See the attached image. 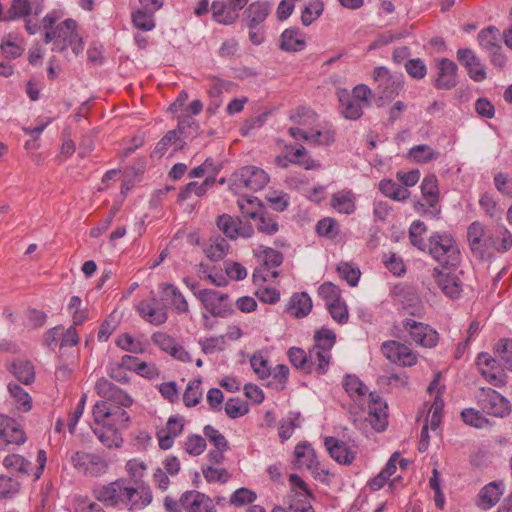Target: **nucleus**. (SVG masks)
I'll return each mask as SVG.
<instances>
[{"instance_id": "obj_57", "label": "nucleus", "mask_w": 512, "mask_h": 512, "mask_svg": "<svg viewBox=\"0 0 512 512\" xmlns=\"http://www.w3.org/2000/svg\"><path fill=\"white\" fill-rule=\"evenodd\" d=\"M263 283L254 284L256 286L255 295L263 303L275 304L280 300V292L277 288L267 286Z\"/></svg>"}, {"instance_id": "obj_31", "label": "nucleus", "mask_w": 512, "mask_h": 512, "mask_svg": "<svg viewBox=\"0 0 512 512\" xmlns=\"http://www.w3.org/2000/svg\"><path fill=\"white\" fill-rule=\"evenodd\" d=\"M272 9V4L267 0H258L252 2L244 14L245 24L263 25Z\"/></svg>"}, {"instance_id": "obj_23", "label": "nucleus", "mask_w": 512, "mask_h": 512, "mask_svg": "<svg viewBox=\"0 0 512 512\" xmlns=\"http://www.w3.org/2000/svg\"><path fill=\"white\" fill-rule=\"evenodd\" d=\"M449 267L435 268L433 276L438 287L445 295L450 298H457L461 292L460 282L456 274Z\"/></svg>"}, {"instance_id": "obj_56", "label": "nucleus", "mask_w": 512, "mask_h": 512, "mask_svg": "<svg viewBox=\"0 0 512 512\" xmlns=\"http://www.w3.org/2000/svg\"><path fill=\"white\" fill-rule=\"evenodd\" d=\"M224 409L226 415L232 419L240 418L249 412L247 402L238 397L228 399Z\"/></svg>"}, {"instance_id": "obj_58", "label": "nucleus", "mask_w": 512, "mask_h": 512, "mask_svg": "<svg viewBox=\"0 0 512 512\" xmlns=\"http://www.w3.org/2000/svg\"><path fill=\"white\" fill-rule=\"evenodd\" d=\"M339 276L345 280L350 286L354 287L360 279V270L351 263L341 262L337 266Z\"/></svg>"}, {"instance_id": "obj_48", "label": "nucleus", "mask_w": 512, "mask_h": 512, "mask_svg": "<svg viewBox=\"0 0 512 512\" xmlns=\"http://www.w3.org/2000/svg\"><path fill=\"white\" fill-rule=\"evenodd\" d=\"M213 19L224 25H231L237 19V14L228 10L223 1H213L211 5Z\"/></svg>"}, {"instance_id": "obj_60", "label": "nucleus", "mask_w": 512, "mask_h": 512, "mask_svg": "<svg viewBox=\"0 0 512 512\" xmlns=\"http://www.w3.org/2000/svg\"><path fill=\"white\" fill-rule=\"evenodd\" d=\"M199 345L205 354H215L225 349L226 340L224 336L202 338L199 340Z\"/></svg>"}, {"instance_id": "obj_14", "label": "nucleus", "mask_w": 512, "mask_h": 512, "mask_svg": "<svg viewBox=\"0 0 512 512\" xmlns=\"http://www.w3.org/2000/svg\"><path fill=\"white\" fill-rule=\"evenodd\" d=\"M235 185L247 188L251 191L262 190L269 182V176L265 170L256 166H245L234 174Z\"/></svg>"}, {"instance_id": "obj_46", "label": "nucleus", "mask_w": 512, "mask_h": 512, "mask_svg": "<svg viewBox=\"0 0 512 512\" xmlns=\"http://www.w3.org/2000/svg\"><path fill=\"white\" fill-rule=\"evenodd\" d=\"M408 156L418 164H427L439 157V152L435 151L429 145L419 144L411 147Z\"/></svg>"}, {"instance_id": "obj_27", "label": "nucleus", "mask_w": 512, "mask_h": 512, "mask_svg": "<svg viewBox=\"0 0 512 512\" xmlns=\"http://www.w3.org/2000/svg\"><path fill=\"white\" fill-rule=\"evenodd\" d=\"M438 74L434 85L437 89H451L457 84V65L447 58L437 62Z\"/></svg>"}, {"instance_id": "obj_19", "label": "nucleus", "mask_w": 512, "mask_h": 512, "mask_svg": "<svg viewBox=\"0 0 512 512\" xmlns=\"http://www.w3.org/2000/svg\"><path fill=\"white\" fill-rule=\"evenodd\" d=\"M136 310L146 322L152 325H161L168 318L166 308L154 296L150 299L141 300L137 304Z\"/></svg>"}, {"instance_id": "obj_55", "label": "nucleus", "mask_w": 512, "mask_h": 512, "mask_svg": "<svg viewBox=\"0 0 512 512\" xmlns=\"http://www.w3.org/2000/svg\"><path fill=\"white\" fill-rule=\"evenodd\" d=\"M324 10V4L321 0H311L304 7L301 14L302 24L305 26H309L316 19H318Z\"/></svg>"}, {"instance_id": "obj_34", "label": "nucleus", "mask_w": 512, "mask_h": 512, "mask_svg": "<svg viewBox=\"0 0 512 512\" xmlns=\"http://www.w3.org/2000/svg\"><path fill=\"white\" fill-rule=\"evenodd\" d=\"M331 206L339 213L351 215L356 210V196L350 189H343L331 197Z\"/></svg>"}, {"instance_id": "obj_26", "label": "nucleus", "mask_w": 512, "mask_h": 512, "mask_svg": "<svg viewBox=\"0 0 512 512\" xmlns=\"http://www.w3.org/2000/svg\"><path fill=\"white\" fill-rule=\"evenodd\" d=\"M197 298L209 313L214 316H224L225 301L228 298L226 294L212 289H202L198 291Z\"/></svg>"}, {"instance_id": "obj_64", "label": "nucleus", "mask_w": 512, "mask_h": 512, "mask_svg": "<svg viewBox=\"0 0 512 512\" xmlns=\"http://www.w3.org/2000/svg\"><path fill=\"white\" fill-rule=\"evenodd\" d=\"M462 420L473 427L483 428L488 424L487 418L474 408H466L461 412Z\"/></svg>"}, {"instance_id": "obj_54", "label": "nucleus", "mask_w": 512, "mask_h": 512, "mask_svg": "<svg viewBox=\"0 0 512 512\" xmlns=\"http://www.w3.org/2000/svg\"><path fill=\"white\" fill-rule=\"evenodd\" d=\"M215 183L214 177H207L202 183L190 182L186 187L179 193L181 200L187 199L191 194L196 196H203L208 188Z\"/></svg>"}, {"instance_id": "obj_63", "label": "nucleus", "mask_w": 512, "mask_h": 512, "mask_svg": "<svg viewBox=\"0 0 512 512\" xmlns=\"http://www.w3.org/2000/svg\"><path fill=\"white\" fill-rule=\"evenodd\" d=\"M250 364L257 376L260 379L269 378L271 375V369L268 365L267 359L261 353H255L250 358Z\"/></svg>"}, {"instance_id": "obj_22", "label": "nucleus", "mask_w": 512, "mask_h": 512, "mask_svg": "<svg viewBox=\"0 0 512 512\" xmlns=\"http://www.w3.org/2000/svg\"><path fill=\"white\" fill-rule=\"evenodd\" d=\"M184 418L179 415L170 416L166 426L159 429L156 433L159 447L163 450L170 449L176 437L181 435L184 429Z\"/></svg>"}, {"instance_id": "obj_36", "label": "nucleus", "mask_w": 512, "mask_h": 512, "mask_svg": "<svg viewBox=\"0 0 512 512\" xmlns=\"http://www.w3.org/2000/svg\"><path fill=\"white\" fill-rule=\"evenodd\" d=\"M307 373H315L317 375H324L328 372L331 359L326 356L319 349L311 348L307 353Z\"/></svg>"}, {"instance_id": "obj_37", "label": "nucleus", "mask_w": 512, "mask_h": 512, "mask_svg": "<svg viewBox=\"0 0 512 512\" xmlns=\"http://www.w3.org/2000/svg\"><path fill=\"white\" fill-rule=\"evenodd\" d=\"M338 99L342 108V113L345 118L350 120H356L363 114V108L361 102L355 100L347 90H340L338 92Z\"/></svg>"}, {"instance_id": "obj_47", "label": "nucleus", "mask_w": 512, "mask_h": 512, "mask_svg": "<svg viewBox=\"0 0 512 512\" xmlns=\"http://www.w3.org/2000/svg\"><path fill=\"white\" fill-rule=\"evenodd\" d=\"M156 11H150L146 9H138L132 13L131 20L132 24L138 30L148 32L155 28L154 13Z\"/></svg>"}, {"instance_id": "obj_11", "label": "nucleus", "mask_w": 512, "mask_h": 512, "mask_svg": "<svg viewBox=\"0 0 512 512\" xmlns=\"http://www.w3.org/2000/svg\"><path fill=\"white\" fill-rule=\"evenodd\" d=\"M477 40L495 67L502 68L506 64V57L502 52V34L497 27L488 26L482 29L478 33Z\"/></svg>"}, {"instance_id": "obj_4", "label": "nucleus", "mask_w": 512, "mask_h": 512, "mask_svg": "<svg viewBox=\"0 0 512 512\" xmlns=\"http://www.w3.org/2000/svg\"><path fill=\"white\" fill-rule=\"evenodd\" d=\"M343 387L361 410L367 409V420L373 429L384 431L388 425L387 403L379 395L369 392L368 387L355 375H346Z\"/></svg>"}, {"instance_id": "obj_49", "label": "nucleus", "mask_w": 512, "mask_h": 512, "mask_svg": "<svg viewBox=\"0 0 512 512\" xmlns=\"http://www.w3.org/2000/svg\"><path fill=\"white\" fill-rule=\"evenodd\" d=\"M202 380L200 378L194 379L187 384L183 394V402L186 407H194L199 404L202 398Z\"/></svg>"}, {"instance_id": "obj_61", "label": "nucleus", "mask_w": 512, "mask_h": 512, "mask_svg": "<svg viewBox=\"0 0 512 512\" xmlns=\"http://www.w3.org/2000/svg\"><path fill=\"white\" fill-rule=\"evenodd\" d=\"M331 317L339 324H345L349 318V312L345 301L341 298L326 305Z\"/></svg>"}, {"instance_id": "obj_43", "label": "nucleus", "mask_w": 512, "mask_h": 512, "mask_svg": "<svg viewBox=\"0 0 512 512\" xmlns=\"http://www.w3.org/2000/svg\"><path fill=\"white\" fill-rule=\"evenodd\" d=\"M9 370L23 384L29 385L35 379L34 366L26 360H16L11 363Z\"/></svg>"}, {"instance_id": "obj_2", "label": "nucleus", "mask_w": 512, "mask_h": 512, "mask_svg": "<svg viewBox=\"0 0 512 512\" xmlns=\"http://www.w3.org/2000/svg\"><path fill=\"white\" fill-rule=\"evenodd\" d=\"M65 15L66 11L59 7L52 9L43 17V40L51 44L52 51L63 53L71 49L77 56L84 50L79 24L72 18L62 20Z\"/></svg>"}, {"instance_id": "obj_13", "label": "nucleus", "mask_w": 512, "mask_h": 512, "mask_svg": "<svg viewBox=\"0 0 512 512\" xmlns=\"http://www.w3.org/2000/svg\"><path fill=\"white\" fill-rule=\"evenodd\" d=\"M289 483L291 486V500L289 509L291 512H315L311 502V492L308 490L304 480L297 474L289 476Z\"/></svg>"}, {"instance_id": "obj_39", "label": "nucleus", "mask_w": 512, "mask_h": 512, "mask_svg": "<svg viewBox=\"0 0 512 512\" xmlns=\"http://www.w3.org/2000/svg\"><path fill=\"white\" fill-rule=\"evenodd\" d=\"M312 309V300L306 292L294 293L289 301L288 312L295 317H304Z\"/></svg>"}, {"instance_id": "obj_24", "label": "nucleus", "mask_w": 512, "mask_h": 512, "mask_svg": "<svg viewBox=\"0 0 512 512\" xmlns=\"http://www.w3.org/2000/svg\"><path fill=\"white\" fill-rule=\"evenodd\" d=\"M26 441V434L20 423L13 418L0 414V442L21 445Z\"/></svg>"}, {"instance_id": "obj_16", "label": "nucleus", "mask_w": 512, "mask_h": 512, "mask_svg": "<svg viewBox=\"0 0 512 512\" xmlns=\"http://www.w3.org/2000/svg\"><path fill=\"white\" fill-rule=\"evenodd\" d=\"M476 364L480 374L493 386L501 387L506 384V375L490 354L482 352L477 356Z\"/></svg>"}, {"instance_id": "obj_32", "label": "nucleus", "mask_w": 512, "mask_h": 512, "mask_svg": "<svg viewBox=\"0 0 512 512\" xmlns=\"http://www.w3.org/2000/svg\"><path fill=\"white\" fill-rule=\"evenodd\" d=\"M324 444L330 456L337 462L341 464H350L353 462L355 454L346 443L334 437H326Z\"/></svg>"}, {"instance_id": "obj_29", "label": "nucleus", "mask_w": 512, "mask_h": 512, "mask_svg": "<svg viewBox=\"0 0 512 512\" xmlns=\"http://www.w3.org/2000/svg\"><path fill=\"white\" fill-rule=\"evenodd\" d=\"M503 493L504 484L501 481H492L480 490L477 506L483 510H489L499 502Z\"/></svg>"}, {"instance_id": "obj_44", "label": "nucleus", "mask_w": 512, "mask_h": 512, "mask_svg": "<svg viewBox=\"0 0 512 512\" xmlns=\"http://www.w3.org/2000/svg\"><path fill=\"white\" fill-rule=\"evenodd\" d=\"M315 345L313 348L319 349L320 352L332 358L331 350L336 342V335L330 329H320L314 335Z\"/></svg>"}, {"instance_id": "obj_30", "label": "nucleus", "mask_w": 512, "mask_h": 512, "mask_svg": "<svg viewBox=\"0 0 512 512\" xmlns=\"http://www.w3.org/2000/svg\"><path fill=\"white\" fill-rule=\"evenodd\" d=\"M279 47L286 52H299L306 47L305 35L298 28H287L280 36Z\"/></svg>"}, {"instance_id": "obj_1", "label": "nucleus", "mask_w": 512, "mask_h": 512, "mask_svg": "<svg viewBox=\"0 0 512 512\" xmlns=\"http://www.w3.org/2000/svg\"><path fill=\"white\" fill-rule=\"evenodd\" d=\"M94 498L103 503L106 507L118 510L129 511L142 510L147 507L153 499L149 486L140 485L134 487L129 484L128 479L119 478L115 481L99 484L93 489Z\"/></svg>"}, {"instance_id": "obj_59", "label": "nucleus", "mask_w": 512, "mask_h": 512, "mask_svg": "<svg viewBox=\"0 0 512 512\" xmlns=\"http://www.w3.org/2000/svg\"><path fill=\"white\" fill-rule=\"evenodd\" d=\"M116 345L120 349L134 354H139L144 351L142 342L128 333L119 335L116 339Z\"/></svg>"}, {"instance_id": "obj_15", "label": "nucleus", "mask_w": 512, "mask_h": 512, "mask_svg": "<svg viewBox=\"0 0 512 512\" xmlns=\"http://www.w3.org/2000/svg\"><path fill=\"white\" fill-rule=\"evenodd\" d=\"M403 328L410 335L411 339L420 346L432 348L438 342L437 331L428 324L406 318L403 321Z\"/></svg>"}, {"instance_id": "obj_33", "label": "nucleus", "mask_w": 512, "mask_h": 512, "mask_svg": "<svg viewBox=\"0 0 512 512\" xmlns=\"http://www.w3.org/2000/svg\"><path fill=\"white\" fill-rule=\"evenodd\" d=\"M249 219L255 221L256 228L259 232L266 235H274L279 230L277 219L269 213L265 208H258V212H248Z\"/></svg>"}, {"instance_id": "obj_50", "label": "nucleus", "mask_w": 512, "mask_h": 512, "mask_svg": "<svg viewBox=\"0 0 512 512\" xmlns=\"http://www.w3.org/2000/svg\"><path fill=\"white\" fill-rule=\"evenodd\" d=\"M426 231V225L420 220L413 221L409 228V239L411 244L421 251H424L427 247L424 237Z\"/></svg>"}, {"instance_id": "obj_3", "label": "nucleus", "mask_w": 512, "mask_h": 512, "mask_svg": "<svg viewBox=\"0 0 512 512\" xmlns=\"http://www.w3.org/2000/svg\"><path fill=\"white\" fill-rule=\"evenodd\" d=\"M124 407L106 401H98L93 406L94 425L91 428L107 448H120L123 445L121 431L128 428L130 421Z\"/></svg>"}, {"instance_id": "obj_6", "label": "nucleus", "mask_w": 512, "mask_h": 512, "mask_svg": "<svg viewBox=\"0 0 512 512\" xmlns=\"http://www.w3.org/2000/svg\"><path fill=\"white\" fill-rule=\"evenodd\" d=\"M467 243L472 255L479 260H488L493 257V233L486 226L476 220L467 228Z\"/></svg>"}, {"instance_id": "obj_5", "label": "nucleus", "mask_w": 512, "mask_h": 512, "mask_svg": "<svg viewBox=\"0 0 512 512\" xmlns=\"http://www.w3.org/2000/svg\"><path fill=\"white\" fill-rule=\"evenodd\" d=\"M427 247L429 254L442 266L456 267L460 262L459 248L448 233L431 235Z\"/></svg>"}, {"instance_id": "obj_25", "label": "nucleus", "mask_w": 512, "mask_h": 512, "mask_svg": "<svg viewBox=\"0 0 512 512\" xmlns=\"http://www.w3.org/2000/svg\"><path fill=\"white\" fill-rule=\"evenodd\" d=\"M294 465L298 469H307L318 473L319 461L315 450L308 442H301L294 449Z\"/></svg>"}, {"instance_id": "obj_62", "label": "nucleus", "mask_w": 512, "mask_h": 512, "mask_svg": "<svg viewBox=\"0 0 512 512\" xmlns=\"http://www.w3.org/2000/svg\"><path fill=\"white\" fill-rule=\"evenodd\" d=\"M125 470L129 475L130 479L138 483L142 480L147 470V465L140 459H130L125 465Z\"/></svg>"}, {"instance_id": "obj_21", "label": "nucleus", "mask_w": 512, "mask_h": 512, "mask_svg": "<svg viewBox=\"0 0 512 512\" xmlns=\"http://www.w3.org/2000/svg\"><path fill=\"white\" fill-rule=\"evenodd\" d=\"M97 394L106 399V402L115 403L120 406H130L133 402L132 398L123 390L115 386L106 378H100L95 384Z\"/></svg>"}, {"instance_id": "obj_12", "label": "nucleus", "mask_w": 512, "mask_h": 512, "mask_svg": "<svg viewBox=\"0 0 512 512\" xmlns=\"http://www.w3.org/2000/svg\"><path fill=\"white\" fill-rule=\"evenodd\" d=\"M476 399L478 406L488 415L503 418L511 412L509 400L492 388L481 387Z\"/></svg>"}, {"instance_id": "obj_10", "label": "nucleus", "mask_w": 512, "mask_h": 512, "mask_svg": "<svg viewBox=\"0 0 512 512\" xmlns=\"http://www.w3.org/2000/svg\"><path fill=\"white\" fill-rule=\"evenodd\" d=\"M373 79L376 83V92L381 100H393L404 87L403 75L392 74L383 66L374 69Z\"/></svg>"}, {"instance_id": "obj_9", "label": "nucleus", "mask_w": 512, "mask_h": 512, "mask_svg": "<svg viewBox=\"0 0 512 512\" xmlns=\"http://www.w3.org/2000/svg\"><path fill=\"white\" fill-rule=\"evenodd\" d=\"M73 467L87 477H100L107 473L109 462L100 453L77 451L71 456Z\"/></svg>"}, {"instance_id": "obj_35", "label": "nucleus", "mask_w": 512, "mask_h": 512, "mask_svg": "<svg viewBox=\"0 0 512 512\" xmlns=\"http://www.w3.org/2000/svg\"><path fill=\"white\" fill-rule=\"evenodd\" d=\"M160 292L163 298L171 303L177 313L188 312V302L176 286L169 283L162 284L160 286Z\"/></svg>"}, {"instance_id": "obj_45", "label": "nucleus", "mask_w": 512, "mask_h": 512, "mask_svg": "<svg viewBox=\"0 0 512 512\" xmlns=\"http://www.w3.org/2000/svg\"><path fill=\"white\" fill-rule=\"evenodd\" d=\"M229 244L221 236L213 237L209 240L208 245L205 247V255L212 261L222 260L228 253Z\"/></svg>"}, {"instance_id": "obj_7", "label": "nucleus", "mask_w": 512, "mask_h": 512, "mask_svg": "<svg viewBox=\"0 0 512 512\" xmlns=\"http://www.w3.org/2000/svg\"><path fill=\"white\" fill-rule=\"evenodd\" d=\"M254 255L261 262V266L256 268L252 275L254 284L267 282L269 279L276 278L279 275L277 269L283 262V256L279 251L259 246L254 249Z\"/></svg>"}, {"instance_id": "obj_42", "label": "nucleus", "mask_w": 512, "mask_h": 512, "mask_svg": "<svg viewBox=\"0 0 512 512\" xmlns=\"http://www.w3.org/2000/svg\"><path fill=\"white\" fill-rule=\"evenodd\" d=\"M512 248V234L504 225H497L493 233V255L503 254Z\"/></svg>"}, {"instance_id": "obj_18", "label": "nucleus", "mask_w": 512, "mask_h": 512, "mask_svg": "<svg viewBox=\"0 0 512 512\" xmlns=\"http://www.w3.org/2000/svg\"><path fill=\"white\" fill-rule=\"evenodd\" d=\"M217 226L226 237L232 240L238 237L250 238L254 234V228L250 223H245L240 218L229 214L220 215Z\"/></svg>"}, {"instance_id": "obj_53", "label": "nucleus", "mask_w": 512, "mask_h": 512, "mask_svg": "<svg viewBox=\"0 0 512 512\" xmlns=\"http://www.w3.org/2000/svg\"><path fill=\"white\" fill-rule=\"evenodd\" d=\"M67 311L72 317L73 325H81L88 319V311L82 308V300L78 296H72L67 305Z\"/></svg>"}, {"instance_id": "obj_20", "label": "nucleus", "mask_w": 512, "mask_h": 512, "mask_svg": "<svg viewBox=\"0 0 512 512\" xmlns=\"http://www.w3.org/2000/svg\"><path fill=\"white\" fill-rule=\"evenodd\" d=\"M182 504L186 512H217L213 499L197 490L185 491L182 494Z\"/></svg>"}, {"instance_id": "obj_28", "label": "nucleus", "mask_w": 512, "mask_h": 512, "mask_svg": "<svg viewBox=\"0 0 512 512\" xmlns=\"http://www.w3.org/2000/svg\"><path fill=\"white\" fill-rule=\"evenodd\" d=\"M183 128L179 123L178 128L168 131L156 144L153 150V156L161 158L169 148H173L174 151L182 150L185 146V141L181 137Z\"/></svg>"}, {"instance_id": "obj_40", "label": "nucleus", "mask_w": 512, "mask_h": 512, "mask_svg": "<svg viewBox=\"0 0 512 512\" xmlns=\"http://www.w3.org/2000/svg\"><path fill=\"white\" fill-rule=\"evenodd\" d=\"M3 466L9 473L15 475H29L31 462L19 454H9L3 459Z\"/></svg>"}, {"instance_id": "obj_51", "label": "nucleus", "mask_w": 512, "mask_h": 512, "mask_svg": "<svg viewBox=\"0 0 512 512\" xmlns=\"http://www.w3.org/2000/svg\"><path fill=\"white\" fill-rule=\"evenodd\" d=\"M8 390L15 401L17 409L27 412L32 408L31 397L21 386L10 383Z\"/></svg>"}, {"instance_id": "obj_8", "label": "nucleus", "mask_w": 512, "mask_h": 512, "mask_svg": "<svg viewBox=\"0 0 512 512\" xmlns=\"http://www.w3.org/2000/svg\"><path fill=\"white\" fill-rule=\"evenodd\" d=\"M420 188L424 201L415 203V211L426 217L437 218L441 212L437 177L434 174L426 175Z\"/></svg>"}, {"instance_id": "obj_38", "label": "nucleus", "mask_w": 512, "mask_h": 512, "mask_svg": "<svg viewBox=\"0 0 512 512\" xmlns=\"http://www.w3.org/2000/svg\"><path fill=\"white\" fill-rule=\"evenodd\" d=\"M24 51L23 41L18 35L9 33L0 45V55L7 60H13L22 55Z\"/></svg>"}, {"instance_id": "obj_17", "label": "nucleus", "mask_w": 512, "mask_h": 512, "mask_svg": "<svg viewBox=\"0 0 512 512\" xmlns=\"http://www.w3.org/2000/svg\"><path fill=\"white\" fill-rule=\"evenodd\" d=\"M383 355L392 363L401 366H413L417 362V355L411 348L398 341H386L381 346Z\"/></svg>"}, {"instance_id": "obj_41", "label": "nucleus", "mask_w": 512, "mask_h": 512, "mask_svg": "<svg viewBox=\"0 0 512 512\" xmlns=\"http://www.w3.org/2000/svg\"><path fill=\"white\" fill-rule=\"evenodd\" d=\"M379 190L386 197L399 202L405 201L410 196V192L406 188L400 186L392 179L381 180L379 182Z\"/></svg>"}, {"instance_id": "obj_52", "label": "nucleus", "mask_w": 512, "mask_h": 512, "mask_svg": "<svg viewBox=\"0 0 512 512\" xmlns=\"http://www.w3.org/2000/svg\"><path fill=\"white\" fill-rule=\"evenodd\" d=\"M495 355L505 369L512 371V339H501L495 346Z\"/></svg>"}]
</instances>
